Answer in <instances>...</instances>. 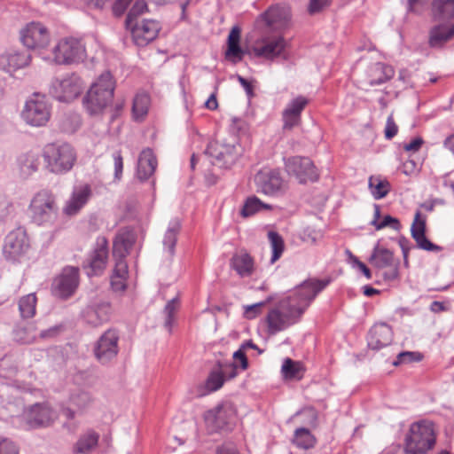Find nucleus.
Here are the masks:
<instances>
[{
	"label": "nucleus",
	"instance_id": "obj_36",
	"mask_svg": "<svg viewBox=\"0 0 454 454\" xmlns=\"http://www.w3.org/2000/svg\"><path fill=\"white\" fill-rule=\"evenodd\" d=\"M151 100L150 97L146 93H137L134 99L132 105V117L134 121L141 122L146 117L149 107H150Z\"/></svg>",
	"mask_w": 454,
	"mask_h": 454
},
{
	"label": "nucleus",
	"instance_id": "obj_2",
	"mask_svg": "<svg viewBox=\"0 0 454 454\" xmlns=\"http://www.w3.org/2000/svg\"><path fill=\"white\" fill-rule=\"evenodd\" d=\"M136 234L132 230H121L115 236L113 246V255L115 265L111 276L112 288L116 291H124L127 286L128 264L125 257L136 242Z\"/></svg>",
	"mask_w": 454,
	"mask_h": 454
},
{
	"label": "nucleus",
	"instance_id": "obj_46",
	"mask_svg": "<svg viewBox=\"0 0 454 454\" xmlns=\"http://www.w3.org/2000/svg\"><path fill=\"white\" fill-rule=\"evenodd\" d=\"M69 401L79 411H83L91 405L93 399L89 392L80 390L72 394Z\"/></svg>",
	"mask_w": 454,
	"mask_h": 454
},
{
	"label": "nucleus",
	"instance_id": "obj_18",
	"mask_svg": "<svg viewBox=\"0 0 454 454\" xmlns=\"http://www.w3.org/2000/svg\"><path fill=\"white\" fill-rule=\"evenodd\" d=\"M126 28L130 32L134 43L139 46H146L153 42L160 30V23L155 20L143 19L126 25Z\"/></svg>",
	"mask_w": 454,
	"mask_h": 454
},
{
	"label": "nucleus",
	"instance_id": "obj_4",
	"mask_svg": "<svg viewBox=\"0 0 454 454\" xmlns=\"http://www.w3.org/2000/svg\"><path fill=\"white\" fill-rule=\"evenodd\" d=\"M115 83L110 72L106 71L91 85L83 102L90 114H97L113 99Z\"/></svg>",
	"mask_w": 454,
	"mask_h": 454
},
{
	"label": "nucleus",
	"instance_id": "obj_12",
	"mask_svg": "<svg viewBox=\"0 0 454 454\" xmlns=\"http://www.w3.org/2000/svg\"><path fill=\"white\" fill-rule=\"evenodd\" d=\"M84 87L81 77L73 73L62 78L55 79L51 87V93L59 101L68 102L76 98Z\"/></svg>",
	"mask_w": 454,
	"mask_h": 454
},
{
	"label": "nucleus",
	"instance_id": "obj_1",
	"mask_svg": "<svg viewBox=\"0 0 454 454\" xmlns=\"http://www.w3.org/2000/svg\"><path fill=\"white\" fill-rule=\"evenodd\" d=\"M328 279L309 278L297 286L271 309L265 318L269 334L274 335L298 323Z\"/></svg>",
	"mask_w": 454,
	"mask_h": 454
},
{
	"label": "nucleus",
	"instance_id": "obj_8",
	"mask_svg": "<svg viewBox=\"0 0 454 454\" xmlns=\"http://www.w3.org/2000/svg\"><path fill=\"white\" fill-rule=\"evenodd\" d=\"M53 61L59 65L82 62L86 58L83 43L74 37H66L58 42L52 49Z\"/></svg>",
	"mask_w": 454,
	"mask_h": 454
},
{
	"label": "nucleus",
	"instance_id": "obj_5",
	"mask_svg": "<svg viewBox=\"0 0 454 454\" xmlns=\"http://www.w3.org/2000/svg\"><path fill=\"white\" fill-rule=\"evenodd\" d=\"M45 168L51 173L62 175L72 169L76 153L69 144H49L43 153Z\"/></svg>",
	"mask_w": 454,
	"mask_h": 454
},
{
	"label": "nucleus",
	"instance_id": "obj_14",
	"mask_svg": "<svg viewBox=\"0 0 454 454\" xmlns=\"http://www.w3.org/2000/svg\"><path fill=\"white\" fill-rule=\"evenodd\" d=\"M28 247L27 232L20 227L6 235L3 246V255L7 261L19 262L25 255Z\"/></svg>",
	"mask_w": 454,
	"mask_h": 454
},
{
	"label": "nucleus",
	"instance_id": "obj_43",
	"mask_svg": "<svg viewBox=\"0 0 454 454\" xmlns=\"http://www.w3.org/2000/svg\"><path fill=\"white\" fill-rule=\"evenodd\" d=\"M369 189L375 200H380L389 192L390 184L380 177L371 176L369 179Z\"/></svg>",
	"mask_w": 454,
	"mask_h": 454
},
{
	"label": "nucleus",
	"instance_id": "obj_25",
	"mask_svg": "<svg viewBox=\"0 0 454 454\" xmlns=\"http://www.w3.org/2000/svg\"><path fill=\"white\" fill-rule=\"evenodd\" d=\"M111 306L107 301H94L86 306L82 310L84 321L92 326H98L107 322L110 318Z\"/></svg>",
	"mask_w": 454,
	"mask_h": 454
},
{
	"label": "nucleus",
	"instance_id": "obj_19",
	"mask_svg": "<svg viewBox=\"0 0 454 454\" xmlns=\"http://www.w3.org/2000/svg\"><path fill=\"white\" fill-rule=\"evenodd\" d=\"M288 23V14L285 9L271 6L260 15L256 20L259 29L263 32H278L284 29Z\"/></svg>",
	"mask_w": 454,
	"mask_h": 454
},
{
	"label": "nucleus",
	"instance_id": "obj_28",
	"mask_svg": "<svg viewBox=\"0 0 454 454\" xmlns=\"http://www.w3.org/2000/svg\"><path fill=\"white\" fill-rule=\"evenodd\" d=\"M26 416L32 427L49 426L57 417L56 412L46 403H35L30 406Z\"/></svg>",
	"mask_w": 454,
	"mask_h": 454
},
{
	"label": "nucleus",
	"instance_id": "obj_37",
	"mask_svg": "<svg viewBox=\"0 0 454 454\" xmlns=\"http://www.w3.org/2000/svg\"><path fill=\"white\" fill-rule=\"evenodd\" d=\"M18 163L21 174L28 176L38 170L40 155L33 152L24 153L19 157Z\"/></svg>",
	"mask_w": 454,
	"mask_h": 454
},
{
	"label": "nucleus",
	"instance_id": "obj_63",
	"mask_svg": "<svg viewBox=\"0 0 454 454\" xmlns=\"http://www.w3.org/2000/svg\"><path fill=\"white\" fill-rule=\"evenodd\" d=\"M83 3L90 8L103 9L109 2V0H82Z\"/></svg>",
	"mask_w": 454,
	"mask_h": 454
},
{
	"label": "nucleus",
	"instance_id": "obj_30",
	"mask_svg": "<svg viewBox=\"0 0 454 454\" xmlns=\"http://www.w3.org/2000/svg\"><path fill=\"white\" fill-rule=\"evenodd\" d=\"M31 59L27 51H10L0 55V68L6 72H12L28 66Z\"/></svg>",
	"mask_w": 454,
	"mask_h": 454
},
{
	"label": "nucleus",
	"instance_id": "obj_7",
	"mask_svg": "<svg viewBox=\"0 0 454 454\" xmlns=\"http://www.w3.org/2000/svg\"><path fill=\"white\" fill-rule=\"evenodd\" d=\"M29 212L36 224H52L57 220L59 212L55 195L48 190L38 192L31 200Z\"/></svg>",
	"mask_w": 454,
	"mask_h": 454
},
{
	"label": "nucleus",
	"instance_id": "obj_35",
	"mask_svg": "<svg viewBox=\"0 0 454 454\" xmlns=\"http://www.w3.org/2000/svg\"><path fill=\"white\" fill-rule=\"evenodd\" d=\"M431 12L435 20H454V0H433Z\"/></svg>",
	"mask_w": 454,
	"mask_h": 454
},
{
	"label": "nucleus",
	"instance_id": "obj_32",
	"mask_svg": "<svg viewBox=\"0 0 454 454\" xmlns=\"http://www.w3.org/2000/svg\"><path fill=\"white\" fill-rule=\"evenodd\" d=\"M394 74L392 67L380 62L374 63L367 70L368 83L372 86L382 84L389 81Z\"/></svg>",
	"mask_w": 454,
	"mask_h": 454
},
{
	"label": "nucleus",
	"instance_id": "obj_15",
	"mask_svg": "<svg viewBox=\"0 0 454 454\" xmlns=\"http://www.w3.org/2000/svg\"><path fill=\"white\" fill-rule=\"evenodd\" d=\"M258 189L270 197L282 196L287 190V183L278 169H263L255 176Z\"/></svg>",
	"mask_w": 454,
	"mask_h": 454
},
{
	"label": "nucleus",
	"instance_id": "obj_40",
	"mask_svg": "<svg viewBox=\"0 0 454 454\" xmlns=\"http://www.w3.org/2000/svg\"><path fill=\"white\" fill-rule=\"evenodd\" d=\"M99 435L94 431H88L82 434L74 446V452L80 454L90 453L98 442Z\"/></svg>",
	"mask_w": 454,
	"mask_h": 454
},
{
	"label": "nucleus",
	"instance_id": "obj_29",
	"mask_svg": "<svg viewBox=\"0 0 454 454\" xmlns=\"http://www.w3.org/2000/svg\"><path fill=\"white\" fill-rule=\"evenodd\" d=\"M393 340L392 328L385 324L380 323L374 325L367 337L368 347L374 350H379L388 346Z\"/></svg>",
	"mask_w": 454,
	"mask_h": 454
},
{
	"label": "nucleus",
	"instance_id": "obj_23",
	"mask_svg": "<svg viewBox=\"0 0 454 454\" xmlns=\"http://www.w3.org/2000/svg\"><path fill=\"white\" fill-rule=\"evenodd\" d=\"M369 262L378 269L390 268L384 273L385 279L394 280L398 277L397 265L394 262V255L390 250L379 245L375 246Z\"/></svg>",
	"mask_w": 454,
	"mask_h": 454
},
{
	"label": "nucleus",
	"instance_id": "obj_58",
	"mask_svg": "<svg viewBox=\"0 0 454 454\" xmlns=\"http://www.w3.org/2000/svg\"><path fill=\"white\" fill-rule=\"evenodd\" d=\"M332 0H309L308 11L310 14L321 12L331 4Z\"/></svg>",
	"mask_w": 454,
	"mask_h": 454
},
{
	"label": "nucleus",
	"instance_id": "obj_41",
	"mask_svg": "<svg viewBox=\"0 0 454 454\" xmlns=\"http://www.w3.org/2000/svg\"><path fill=\"white\" fill-rule=\"evenodd\" d=\"M272 208V205L262 202L256 196H251L245 201L244 206L240 210V215L243 217H249L257 212L262 210H271Z\"/></svg>",
	"mask_w": 454,
	"mask_h": 454
},
{
	"label": "nucleus",
	"instance_id": "obj_62",
	"mask_svg": "<svg viewBox=\"0 0 454 454\" xmlns=\"http://www.w3.org/2000/svg\"><path fill=\"white\" fill-rule=\"evenodd\" d=\"M233 358L237 362L240 363V367L242 370H246L247 368V366H248L247 359L245 353L241 349H239L236 352H234Z\"/></svg>",
	"mask_w": 454,
	"mask_h": 454
},
{
	"label": "nucleus",
	"instance_id": "obj_17",
	"mask_svg": "<svg viewBox=\"0 0 454 454\" xmlns=\"http://www.w3.org/2000/svg\"><path fill=\"white\" fill-rule=\"evenodd\" d=\"M286 172L295 176L301 184L309 181L315 182L318 178V173L309 158L294 156L285 160Z\"/></svg>",
	"mask_w": 454,
	"mask_h": 454
},
{
	"label": "nucleus",
	"instance_id": "obj_3",
	"mask_svg": "<svg viewBox=\"0 0 454 454\" xmlns=\"http://www.w3.org/2000/svg\"><path fill=\"white\" fill-rule=\"evenodd\" d=\"M436 443L434 425L429 420L412 423L404 437V454H427Z\"/></svg>",
	"mask_w": 454,
	"mask_h": 454
},
{
	"label": "nucleus",
	"instance_id": "obj_64",
	"mask_svg": "<svg viewBox=\"0 0 454 454\" xmlns=\"http://www.w3.org/2000/svg\"><path fill=\"white\" fill-rule=\"evenodd\" d=\"M216 454H239V452L234 446L224 444L217 448Z\"/></svg>",
	"mask_w": 454,
	"mask_h": 454
},
{
	"label": "nucleus",
	"instance_id": "obj_26",
	"mask_svg": "<svg viewBox=\"0 0 454 454\" xmlns=\"http://www.w3.org/2000/svg\"><path fill=\"white\" fill-rule=\"evenodd\" d=\"M426 218L422 216L420 211L415 213L414 220L411 227V237L417 243L419 248L431 251L440 252L442 247L432 243L425 235Z\"/></svg>",
	"mask_w": 454,
	"mask_h": 454
},
{
	"label": "nucleus",
	"instance_id": "obj_13",
	"mask_svg": "<svg viewBox=\"0 0 454 454\" xmlns=\"http://www.w3.org/2000/svg\"><path fill=\"white\" fill-rule=\"evenodd\" d=\"M119 333L114 329L106 330L94 343L93 354L101 364H108L119 352Z\"/></svg>",
	"mask_w": 454,
	"mask_h": 454
},
{
	"label": "nucleus",
	"instance_id": "obj_42",
	"mask_svg": "<svg viewBox=\"0 0 454 454\" xmlns=\"http://www.w3.org/2000/svg\"><path fill=\"white\" fill-rule=\"evenodd\" d=\"M36 296L29 294L21 297L19 301V310L22 318H31L35 315Z\"/></svg>",
	"mask_w": 454,
	"mask_h": 454
},
{
	"label": "nucleus",
	"instance_id": "obj_22",
	"mask_svg": "<svg viewBox=\"0 0 454 454\" xmlns=\"http://www.w3.org/2000/svg\"><path fill=\"white\" fill-rule=\"evenodd\" d=\"M92 196L91 186L88 184H79L74 187L69 199L63 207V214L74 216L85 207Z\"/></svg>",
	"mask_w": 454,
	"mask_h": 454
},
{
	"label": "nucleus",
	"instance_id": "obj_48",
	"mask_svg": "<svg viewBox=\"0 0 454 454\" xmlns=\"http://www.w3.org/2000/svg\"><path fill=\"white\" fill-rule=\"evenodd\" d=\"M147 11V4L145 0H135L134 4L128 12L125 26L132 24L139 20V16Z\"/></svg>",
	"mask_w": 454,
	"mask_h": 454
},
{
	"label": "nucleus",
	"instance_id": "obj_60",
	"mask_svg": "<svg viewBox=\"0 0 454 454\" xmlns=\"http://www.w3.org/2000/svg\"><path fill=\"white\" fill-rule=\"evenodd\" d=\"M114 161V176L117 179H120L122 174L123 169V161L122 156L120 151L115 152L113 154Z\"/></svg>",
	"mask_w": 454,
	"mask_h": 454
},
{
	"label": "nucleus",
	"instance_id": "obj_38",
	"mask_svg": "<svg viewBox=\"0 0 454 454\" xmlns=\"http://www.w3.org/2000/svg\"><path fill=\"white\" fill-rule=\"evenodd\" d=\"M454 35V24L438 25L430 32L429 43L431 46L436 47L450 40Z\"/></svg>",
	"mask_w": 454,
	"mask_h": 454
},
{
	"label": "nucleus",
	"instance_id": "obj_9",
	"mask_svg": "<svg viewBox=\"0 0 454 454\" xmlns=\"http://www.w3.org/2000/svg\"><path fill=\"white\" fill-rule=\"evenodd\" d=\"M237 142L234 137L230 139L210 141L205 153L212 158V163L219 168H230L238 159Z\"/></svg>",
	"mask_w": 454,
	"mask_h": 454
},
{
	"label": "nucleus",
	"instance_id": "obj_6",
	"mask_svg": "<svg viewBox=\"0 0 454 454\" xmlns=\"http://www.w3.org/2000/svg\"><path fill=\"white\" fill-rule=\"evenodd\" d=\"M289 43L278 34H269L262 31L261 36L255 40L252 51L255 57L273 61L277 59H288Z\"/></svg>",
	"mask_w": 454,
	"mask_h": 454
},
{
	"label": "nucleus",
	"instance_id": "obj_53",
	"mask_svg": "<svg viewBox=\"0 0 454 454\" xmlns=\"http://www.w3.org/2000/svg\"><path fill=\"white\" fill-rule=\"evenodd\" d=\"M428 0H407V12L421 14L427 7Z\"/></svg>",
	"mask_w": 454,
	"mask_h": 454
},
{
	"label": "nucleus",
	"instance_id": "obj_54",
	"mask_svg": "<svg viewBox=\"0 0 454 454\" xmlns=\"http://www.w3.org/2000/svg\"><path fill=\"white\" fill-rule=\"evenodd\" d=\"M0 454H19V448L12 440L0 436Z\"/></svg>",
	"mask_w": 454,
	"mask_h": 454
},
{
	"label": "nucleus",
	"instance_id": "obj_27",
	"mask_svg": "<svg viewBox=\"0 0 454 454\" xmlns=\"http://www.w3.org/2000/svg\"><path fill=\"white\" fill-rule=\"evenodd\" d=\"M218 366L219 369L213 370L205 382L207 392H214L222 387L224 383L223 375L230 379L237 375V366L233 362L218 363Z\"/></svg>",
	"mask_w": 454,
	"mask_h": 454
},
{
	"label": "nucleus",
	"instance_id": "obj_56",
	"mask_svg": "<svg viewBox=\"0 0 454 454\" xmlns=\"http://www.w3.org/2000/svg\"><path fill=\"white\" fill-rule=\"evenodd\" d=\"M398 132V127L395 122L393 114H390L386 121V126L384 129L385 137L387 139H392Z\"/></svg>",
	"mask_w": 454,
	"mask_h": 454
},
{
	"label": "nucleus",
	"instance_id": "obj_61",
	"mask_svg": "<svg viewBox=\"0 0 454 454\" xmlns=\"http://www.w3.org/2000/svg\"><path fill=\"white\" fill-rule=\"evenodd\" d=\"M423 144V139L421 137H416L411 140L410 143H406L403 145V149L406 152H418Z\"/></svg>",
	"mask_w": 454,
	"mask_h": 454
},
{
	"label": "nucleus",
	"instance_id": "obj_11",
	"mask_svg": "<svg viewBox=\"0 0 454 454\" xmlns=\"http://www.w3.org/2000/svg\"><path fill=\"white\" fill-rule=\"evenodd\" d=\"M21 116L27 124L42 127L50 120L51 106L43 96L35 94L26 102Z\"/></svg>",
	"mask_w": 454,
	"mask_h": 454
},
{
	"label": "nucleus",
	"instance_id": "obj_31",
	"mask_svg": "<svg viewBox=\"0 0 454 454\" xmlns=\"http://www.w3.org/2000/svg\"><path fill=\"white\" fill-rule=\"evenodd\" d=\"M230 264L240 278L251 277L254 270V259L245 251L233 254Z\"/></svg>",
	"mask_w": 454,
	"mask_h": 454
},
{
	"label": "nucleus",
	"instance_id": "obj_57",
	"mask_svg": "<svg viewBox=\"0 0 454 454\" xmlns=\"http://www.w3.org/2000/svg\"><path fill=\"white\" fill-rule=\"evenodd\" d=\"M264 302H258L252 305L245 306L244 316L247 319H253L261 313L262 308L264 306Z\"/></svg>",
	"mask_w": 454,
	"mask_h": 454
},
{
	"label": "nucleus",
	"instance_id": "obj_21",
	"mask_svg": "<svg viewBox=\"0 0 454 454\" xmlns=\"http://www.w3.org/2000/svg\"><path fill=\"white\" fill-rule=\"evenodd\" d=\"M79 284V270L75 267L65 268L61 274L55 278L52 291L60 298H68L76 290Z\"/></svg>",
	"mask_w": 454,
	"mask_h": 454
},
{
	"label": "nucleus",
	"instance_id": "obj_50",
	"mask_svg": "<svg viewBox=\"0 0 454 454\" xmlns=\"http://www.w3.org/2000/svg\"><path fill=\"white\" fill-rule=\"evenodd\" d=\"M81 125L80 116L72 114L66 115L60 121V129L66 133H74Z\"/></svg>",
	"mask_w": 454,
	"mask_h": 454
},
{
	"label": "nucleus",
	"instance_id": "obj_55",
	"mask_svg": "<svg viewBox=\"0 0 454 454\" xmlns=\"http://www.w3.org/2000/svg\"><path fill=\"white\" fill-rule=\"evenodd\" d=\"M349 254V262L351 263L353 268H357L359 270L363 272L367 279L372 278V272L370 269L362 262L356 256L348 252Z\"/></svg>",
	"mask_w": 454,
	"mask_h": 454
},
{
	"label": "nucleus",
	"instance_id": "obj_59",
	"mask_svg": "<svg viewBox=\"0 0 454 454\" xmlns=\"http://www.w3.org/2000/svg\"><path fill=\"white\" fill-rule=\"evenodd\" d=\"M387 226H391L394 230H398L400 228V223L396 218L391 215H386L383 220L376 225V229L380 230Z\"/></svg>",
	"mask_w": 454,
	"mask_h": 454
},
{
	"label": "nucleus",
	"instance_id": "obj_51",
	"mask_svg": "<svg viewBox=\"0 0 454 454\" xmlns=\"http://www.w3.org/2000/svg\"><path fill=\"white\" fill-rule=\"evenodd\" d=\"M301 367L299 363L286 358L282 365V372L287 379H296L301 377Z\"/></svg>",
	"mask_w": 454,
	"mask_h": 454
},
{
	"label": "nucleus",
	"instance_id": "obj_10",
	"mask_svg": "<svg viewBox=\"0 0 454 454\" xmlns=\"http://www.w3.org/2000/svg\"><path fill=\"white\" fill-rule=\"evenodd\" d=\"M20 41L27 50L47 48L51 40L50 29L40 21H31L22 27L19 32Z\"/></svg>",
	"mask_w": 454,
	"mask_h": 454
},
{
	"label": "nucleus",
	"instance_id": "obj_33",
	"mask_svg": "<svg viewBox=\"0 0 454 454\" xmlns=\"http://www.w3.org/2000/svg\"><path fill=\"white\" fill-rule=\"evenodd\" d=\"M157 160L150 148L143 150L137 161V175L140 180L148 179L155 171Z\"/></svg>",
	"mask_w": 454,
	"mask_h": 454
},
{
	"label": "nucleus",
	"instance_id": "obj_44",
	"mask_svg": "<svg viewBox=\"0 0 454 454\" xmlns=\"http://www.w3.org/2000/svg\"><path fill=\"white\" fill-rule=\"evenodd\" d=\"M294 442L297 447L309 450L315 446L316 438L309 429L301 427L295 430Z\"/></svg>",
	"mask_w": 454,
	"mask_h": 454
},
{
	"label": "nucleus",
	"instance_id": "obj_45",
	"mask_svg": "<svg viewBox=\"0 0 454 454\" xmlns=\"http://www.w3.org/2000/svg\"><path fill=\"white\" fill-rule=\"evenodd\" d=\"M268 238L272 250L270 262L274 263L281 257L285 249V244L283 238L276 231H269Z\"/></svg>",
	"mask_w": 454,
	"mask_h": 454
},
{
	"label": "nucleus",
	"instance_id": "obj_39",
	"mask_svg": "<svg viewBox=\"0 0 454 454\" xmlns=\"http://www.w3.org/2000/svg\"><path fill=\"white\" fill-rule=\"evenodd\" d=\"M181 228V223L178 218H174L169 222L168 227L166 231L163 239V245L170 256L174 254L175 247L177 239V235Z\"/></svg>",
	"mask_w": 454,
	"mask_h": 454
},
{
	"label": "nucleus",
	"instance_id": "obj_16",
	"mask_svg": "<svg viewBox=\"0 0 454 454\" xmlns=\"http://www.w3.org/2000/svg\"><path fill=\"white\" fill-rule=\"evenodd\" d=\"M204 419L211 432L229 430L234 424L235 411L229 403L220 404L215 409L207 411L204 415Z\"/></svg>",
	"mask_w": 454,
	"mask_h": 454
},
{
	"label": "nucleus",
	"instance_id": "obj_49",
	"mask_svg": "<svg viewBox=\"0 0 454 454\" xmlns=\"http://www.w3.org/2000/svg\"><path fill=\"white\" fill-rule=\"evenodd\" d=\"M147 11V4L145 0H135L134 4L128 12L125 26L132 24L139 20V16Z\"/></svg>",
	"mask_w": 454,
	"mask_h": 454
},
{
	"label": "nucleus",
	"instance_id": "obj_24",
	"mask_svg": "<svg viewBox=\"0 0 454 454\" xmlns=\"http://www.w3.org/2000/svg\"><path fill=\"white\" fill-rule=\"evenodd\" d=\"M309 100L303 96H298L289 101L282 112L283 129L291 130L301 123V113Z\"/></svg>",
	"mask_w": 454,
	"mask_h": 454
},
{
	"label": "nucleus",
	"instance_id": "obj_20",
	"mask_svg": "<svg viewBox=\"0 0 454 454\" xmlns=\"http://www.w3.org/2000/svg\"><path fill=\"white\" fill-rule=\"evenodd\" d=\"M108 258V243L105 237H98L96 246L87 259L85 268L89 277L101 275Z\"/></svg>",
	"mask_w": 454,
	"mask_h": 454
},
{
	"label": "nucleus",
	"instance_id": "obj_34",
	"mask_svg": "<svg viewBox=\"0 0 454 454\" xmlns=\"http://www.w3.org/2000/svg\"><path fill=\"white\" fill-rule=\"evenodd\" d=\"M239 42L240 29L238 27H233L228 35L225 59L234 64L241 61L245 55V51L240 47Z\"/></svg>",
	"mask_w": 454,
	"mask_h": 454
},
{
	"label": "nucleus",
	"instance_id": "obj_52",
	"mask_svg": "<svg viewBox=\"0 0 454 454\" xmlns=\"http://www.w3.org/2000/svg\"><path fill=\"white\" fill-rule=\"evenodd\" d=\"M423 358V356L419 352L403 351L398 354L396 359L393 362L395 366L410 364L412 362H419Z\"/></svg>",
	"mask_w": 454,
	"mask_h": 454
},
{
	"label": "nucleus",
	"instance_id": "obj_47",
	"mask_svg": "<svg viewBox=\"0 0 454 454\" xmlns=\"http://www.w3.org/2000/svg\"><path fill=\"white\" fill-rule=\"evenodd\" d=\"M180 302L178 297H174L170 301L167 302V304L164 307V314L166 316L165 319V327L168 330V332H171L173 323H174V315L177 311L179 308Z\"/></svg>",
	"mask_w": 454,
	"mask_h": 454
}]
</instances>
